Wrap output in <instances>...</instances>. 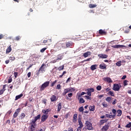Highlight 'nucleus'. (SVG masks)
<instances>
[{"mask_svg":"<svg viewBox=\"0 0 131 131\" xmlns=\"http://www.w3.org/2000/svg\"><path fill=\"white\" fill-rule=\"evenodd\" d=\"M102 106H103V107H104L105 108H106V107H108V104H107V103L105 102H103L102 103Z\"/></svg>","mask_w":131,"mask_h":131,"instance_id":"obj_49","label":"nucleus"},{"mask_svg":"<svg viewBox=\"0 0 131 131\" xmlns=\"http://www.w3.org/2000/svg\"><path fill=\"white\" fill-rule=\"evenodd\" d=\"M106 102H110L111 101V100H112V97H107L106 98Z\"/></svg>","mask_w":131,"mask_h":131,"instance_id":"obj_41","label":"nucleus"},{"mask_svg":"<svg viewBox=\"0 0 131 131\" xmlns=\"http://www.w3.org/2000/svg\"><path fill=\"white\" fill-rule=\"evenodd\" d=\"M20 38H21V37H20V36H17L15 37V40L16 41L20 40Z\"/></svg>","mask_w":131,"mask_h":131,"instance_id":"obj_57","label":"nucleus"},{"mask_svg":"<svg viewBox=\"0 0 131 131\" xmlns=\"http://www.w3.org/2000/svg\"><path fill=\"white\" fill-rule=\"evenodd\" d=\"M99 34H101V35H105L106 34V32H105L104 30L100 29L99 31Z\"/></svg>","mask_w":131,"mask_h":131,"instance_id":"obj_23","label":"nucleus"},{"mask_svg":"<svg viewBox=\"0 0 131 131\" xmlns=\"http://www.w3.org/2000/svg\"><path fill=\"white\" fill-rule=\"evenodd\" d=\"M58 108L57 111L58 112H60L61 111V109H62V105H61V103H59L57 104Z\"/></svg>","mask_w":131,"mask_h":131,"instance_id":"obj_25","label":"nucleus"},{"mask_svg":"<svg viewBox=\"0 0 131 131\" xmlns=\"http://www.w3.org/2000/svg\"><path fill=\"white\" fill-rule=\"evenodd\" d=\"M88 90L91 93H94V92H95V89H94V88H89Z\"/></svg>","mask_w":131,"mask_h":131,"instance_id":"obj_50","label":"nucleus"},{"mask_svg":"<svg viewBox=\"0 0 131 131\" xmlns=\"http://www.w3.org/2000/svg\"><path fill=\"white\" fill-rule=\"evenodd\" d=\"M48 117H49V116H48V115H43L41 116V121L42 122H45V121H46V120H47V119H48Z\"/></svg>","mask_w":131,"mask_h":131,"instance_id":"obj_9","label":"nucleus"},{"mask_svg":"<svg viewBox=\"0 0 131 131\" xmlns=\"http://www.w3.org/2000/svg\"><path fill=\"white\" fill-rule=\"evenodd\" d=\"M84 97L87 99V100H91L92 98L89 96L86 95L84 96Z\"/></svg>","mask_w":131,"mask_h":131,"instance_id":"obj_54","label":"nucleus"},{"mask_svg":"<svg viewBox=\"0 0 131 131\" xmlns=\"http://www.w3.org/2000/svg\"><path fill=\"white\" fill-rule=\"evenodd\" d=\"M81 97V95H80V93L79 94L78 93L76 95V98L78 99V100H79Z\"/></svg>","mask_w":131,"mask_h":131,"instance_id":"obj_53","label":"nucleus"},{"mask_svg":"<svg viewBox=\"0 0 131 131\" xmlns=\"http://www.w3.org/2000/svg\"><path fill=\"white\" fill-rule=\"evenodd\" d=\"M73 95V94H72V93H69V94H68V97H69V98H71V97H72Z\"/></svg>","mask_w":131,"mask_h":131,"instance_id":"obj_60","label":"nucleus"},{"mask_svg":"<svg viewBox=\"0 0 131 131\" xmlns=\"http://www.w3.org/2000/svg\"><path fill=\"white\" fill-rule=\"evenodd\" d=\"M131 127V122H129L128 124H127V125H126L125 127H127L128 128H130Z\"/></svg>","mask_w":131,"mask_h":131,"instance_id":"obj_52","label":"nucleus"},{"mask_svg":"<svg viewBox=\"0 0 131 131\" xmlns=\"http://www.w3.org/2000/svg\"><path fill=\"white\" fill-rule=\"evenodd\" d=\"M77 121V114H75L73 117V122L75 123Z\"/></svg>","mask_w":131,"mask_h":131,"instance_id":"obj_13","label":"nucleus"},{"mask_svg":"<svg viewBox=\"0 0 131 131\" xmlns=\"http://www.w3.org/2000/svg\"><path fill=\"white\" fill-rule=\"evenodd\" d=\"M106 67H107V66H106V64H105V63H103V64L99 65L100 69H106Z\"/></svg>","mask_w":131,"mask_h":131,"instance_id":"obj_20","label":"nucleus"},{"mask_svg":"<svg viewBox=\"0 0 131 131\" xmlns=\"http://www.w3.org/2000/svg\"><path fill=\"white\" fill-rule=\"evenodd\" d=\"M21 112V108L19 107L16 109L15 112L13 114V118H16L18 115H19V113Z\"/></svg>","mask_w":131,"mask_h":131,"instance_id":"obj_5","label":"nucleus"},{"mask_svg":"<svg viewBox=\"0 0 131 131\" xmlns=\"http://www.w3.org/2000/svg\"><path fill=\"white\" fill-rule=\"evenodd\" d=\"M109 127H110L109 123L105 124L104 126L102 127L101 131H107L109 129Z\"/></svg>","mask_w":131,"mask_h":131,"instance_id":"obj_6","label":"nucleus"},{"mask_svg":"<svg viewBox=\"0 0 131 131\" xmlns=\"http://www.w3.org/2000/svg\"><path fill=\"white\" fill-rule=\"evenodd\" d=\"M71 112H69L68 113H67L66 115H65V118L66 119H67L68 118V117H69V116L71 115Z\"/></svg>","mask_w":131,"mask_h":131,"instance_id":"obj_40","label":"nucleus"},{"mask_svg":"<svg viewBox=\"0 0 131 131\" xmlns=\"http://www.w3.org/2000/svg\"><path fill=\"white\" fill-rule=\"evenodd\" d=\"M11 46L10 45L9 47L7 48L6 51V54H9V53H11L12 52V47H11Z\"/></svg>","mask_w":131,"mask_h":131,"instance_id":"obj_14","label":"nucleus"},{"mask_svg":"<svg viewBox=\"0 0 131 131\" xmlns=\"http://www.w3.org/2000/svg\"><path fill=\"white\" fill-rule=\"evenodd\" d=\"M117 113H118L117 116H121L122 115V111L121 110H118L117 111Z\"/></svg>","mask_w":131,"mask_h":131,"instance_id":"obj_27","label":"nucleus"},{"mask_svg":"<svg viewBox=\"0 0 131 131\" xmlns=\"http://www.w3.org/2000/svg\"><path fill=\"white\" fill-rule=\"evenodd\" d=\"M34 119L37 121L38 119H40V114L38 115L37 116L34 117Z\"/></svg>","mask_w":131,"mask_h":131,"instance_id":"obj_34","label":"nucleus"},{"mask_svg":"<svg viewBox=\"0 0 131 131\" xmlns=\"http://www.w3.org/2000/svg\"><path fill=\"white\" fill-rule=\"evenodd\" d=\"M25 116H26L25 114L22 113L19 116V118L20 119H24V118H25Z\"/></svg>","mask_w":131,"mask_h":131,"instance_id":"obj_29","label":"nucleus"},{"mask_svg":"<svg viewBox=\"0 0 131 131\" xmlns=\"http://www.w3.org/2000/svg\"><path fill=\"white\" fill-rule=\"evenodd\" d=\"M117 111H116V110L113 108L112 111V112L113 113L114 115H112V116H114V118H115V116H116V112Z\"/></svg>","mask_w":131,"mask_h":131,"instance_id":"obj_24","label":"nucleus"},{"mask_svg":"<svg viewBox=\"0 0 131 131\" xmlns=\"http://www.w3.org/2000/svg\"><path fill=\"white\" fill-rule=\"evenodd\" d=\"M62 59H63V55H62V54H58L57 55L56 61H58V60H62Z\"/></svg>","mask_w":131,"mask_h":131,"instance_id":"obj_22","label":"nucleus"},{"mask_svg":"<svg viewBox=\"0 0 131 131\" xmlns=\"http://www.w3.org/2000/svg\"><path fill=\"white\" fill-rule=\"evenodd\" d=\"M57 80H55V81H54L52 83H51L50 86L53 87L54 86V85H55L56 84V83H57Z\"/></svg>","mask_w":131,"mask_h":131,"instance_id":"obj_39","label":"nucleus"},{"mask_svg":"<svg viewBox=\"0 0 131 131\" xmlns=\"http://www.w3.org/2000/svg\"><path fill=\"white\" fill-rule=\"evenodd\" d=\"M106 92H110L111 91V88H107V89H105Z\"/></svg>","mask_w":131,"mask_h":131,"instance_id":"obj_62","label":"nucleus"},{"mask_svg":"<svg viewBox=\"0 0 131 131\" xmlns=\"http://www.w3.org/2000/svg\"><path fill=\"white\" fill-rule=\"evenodd\" d=\"M78 121L79 125H80L79 127L82 128V127H83V124H82V122H81V120L80 118H78Z\"/></svg>","mask_w":131,"mask_h":131,"instance_id":"obj_17","label":"nucleus"},{"mask_svg":"<svg viewBox=\"0 0 131 131\" xmlns=\"http://www.w3.org/2000/svg\"><path fill=\"white\" fill-rule=\"evenodd\" d=\"M83 57H84V58H86L87 57H89V56H91V52L88 51V52L84 53L83 54Z\"/></svg>","mask_w":131,"mask_h":131,"instance_id":"obj_18","label":"nucleus"},{"mask_svg":"<svg viewBox=\"0 0 131 131\" xmlns=\"http://www.w3.org/2000/svg\"><path fill=\"white\" fill-rule=\"evenodd\" d=\"M22 97H23V94H20L19 95H17V96L15 97V101H17V100H19V99H20L21 98H22Z\"/></svg>","mask_w":131,"mask_h":131,"instance_id":"obj_21","label":"nucleus"},{"mask_svg":"<svg viewBox=\"0 0 131 131\" xmlns=\"http://www.w3.org/2000/svg\"><path fill=\"white\" fill-rule=\"evenodd\" d=\"M67 48H69V47H72V43L71 42H67L66 43Z\"/></svg>","mask_w":131,"mask_h":131,"instance_id":"obj_32","label":"nucleus"},{"mask_svg":"<svg viewBox=\"0 0 131 131\" xmlns=\"http://www.w3.org/2000/svg\"><path fill=\"white\" fill-rule=\"evenodd\" d=\"M36 122V121L35 120V119L32 120V121L30 122V124H35V123Z\"/></svg>","mask_w":131,"mask_h":131,"instance_id":"obj_47","label":"nucleus"},{"mask_svg":"<svg viewBox=\"0 0 131 131\" xmlns=\"http://www.w3.org/2000/svg\"><path fill=\"white\" fill-rule=\"evenodd\" d=\"M56 89V90H61V85L60 84H57Z\"/></svg>","mask_w":131,"mask_h":131,"instance_id":"obj_51","label":"nucleus"},{"mask_svg":"<svg viewBox=\"0 0 131 131\" xmlns=\"http://www.w3.org/2000/svg\"><path fill=\"white\" fill-rule=\"evenodd\" d=\"M42 113L45 114V115H48V114H49V112H51V110H50L49 109H47L46 110H42Z\"/></svg>","mask_w":131,"mask_h":131,"instance_id":"obj_15","label":"nucleus"},{"mask_svg":"<svg viewBox=\"0 0 131 131\" xmlns=\"http://www.w3.org/2000/svg\"><path fill=\"white\" fill-rule=\"evenodd\" d=\"M88 35V33H86V32H83L81 35H80V36H86Z\"/></svg>","mask_w":131,"mask_h":131,"instance_id":"obj_37","label":"nucleus"},{"mask_svg":"<svg viewBox=\"0 0 131 131\" xmlns=\"http://www.w3.org/2000/svg\"><path fill=\"white\" fill-rule=\"evenodd\" d=\"M117 66H118V67L121 66V61H119L118 62H117V63H116Z\"/></svg>","mask_w":131,"mask_h":131,"instance_id":"obj_48","label":"nucleus"},{"mask_svg":"<svg viewBox=\"0 0 131 131\" xmlns=\"http://www.w3.org/2000/svg\"><path fill=\"white\" fill-rule=\"evenodd\" d=\"M57 70H58L59 71H61V70H64V65H62L61 66L58 68Z\"/></svg>","mask_w":131,"mask_h":131,"instance_id":"obj_36","label":"nucleus"},{"mask_svg":"<svg viewBox=\"0 0 131 131\" xmlns=\"http://www.w3.org/2000/svg\"><path fill=\"white\" fill-rule=\"evenodd\" d=\"M70 91H71V90H70L69 88L64 89V92L62 94V96H65L67 93H69Z\"/></svg>","mask_w":131,"mask_h":131,"instance_id":"obj_12","label":"nucleus"},{"mask_svg":"<svg viewBox=\"0 0 131 131\" xmlns=\"http://www.w3.org/2000/svg\"><path fill=\"white\" fill-rule=\"evenodd\" d=\"M15 59L16 57H15V56H10L9 57V60H10V61H15Z\"/></svg>","mask_w":131,"mask_h":131,"instance_id":"obj_42","label":"nucleus"},{"mask_svg":"<svg viewBox=\"0 0 131 131\" xmlns=\"http://www.w3.org/2000/svg\"><path fill=\"white\" fill-rule=\"evenodd\" d=\"M97 67H98V65L97 64H93L91 66L90 69L92 70V71H94V70H96L97 69Z\"/></svg>","mask_w":131,"mask_h":131,"instance_id":"obj_16","label":"nucleus"},{"mask_svg":"<svg viewBox=\"0 0 131 131\" xmlns=\"http://www.w3.org/2000/svg\"><path fill=\"white\" fill-rule=\"evenodd\" d=\"M79 100V103L80 104H83L85 101H84V99L83 98H80Z\"/></svg>","mask_w":131,"mask_h":131,"instance_id":"obj_30","label":"nucleus"},{"mask_svg":"<svg viewBox=\"0 0 131 131\" xmlns=\"http://www.w3.org/2000/svg\"><path fill=\"white\" fill-rule=\"evenodd\" d=\"M87 92V95H88V96H92V92L90 91V90H86Z\"/></svg>","mask_w":131,"mask_h":131,"instance_id":"obj_55","label":"nucleus"},{"mask_svg":"<svg viewBox=\"0 0 131 131\" xmlns=\"http://www.w3.org/2000/svg\"><path fill=\"white\" fill-rule=\"evenodd\" d=\"M46 50H47V48H43L40 50V52L41 53H43Z\"/></svg>","mask_w":131,"mask_h":131,"instance_id":"obj_56","label":"nucleus"},{"mask_svg":"<svg viewBox=\"0 0 131 131\" xmlns=\"http://www.w3.org/2000/svg\"><path fill=\"white\" fill-rule=\"evenodd\" d=\"M83 110H84V108H83V106H81L79 108V112H83Z\"/></svg>","mask_w":131,"mask_h":131,"instance_id":"obj_44","label":"nucleus"},{"mask_svg":"<svg viewBox=\"0 0 131 131\" xmlns=\"http://www.w3.org/2000/svg\"><path fill=\"white\" fill-rule=\"evenodd\" d=\"M105 80L107 82H112V80L111 79V78H110V77H107L105 78Z\"/></svg>","mask_w":131,"mask_h":131,"instance_id":"obj_38","label":"nucleus"},{"mask_svg":"<svg viewBox=\"0 0 131 131\" xmlns=\"http://www.w3.org/2000/svg\"><path fill=\"white\" fill-rule=\"evenodd\" d=\"M85 124L87 127V129H88V130H93V129H94V128H93V124L89 121H86Z\"/></svg>","mask_w":131,"mask_h":131,"instance_id":"obj_3","label":"nucleus"},{"mask_svg":"<svg viewBox=\"0 0 131 131\" xmlns=\"http://www.w3.org/2000/svg\"><path fill=\"white\" fill-rule=\"evenodd\" d=\"M107 121H108V119H106V120H100V124H101V125H103V124H104V123H105V122H107Z\"/></svg>","mask_w":131,"mask_h":131,"instance_id":"obj_28","label":"nucleus"},{"mask_svg":"<svg viewBox=\"0 0 131 131\" xmlns=\"http://www.w3.org/2000/svg\"><path fill=\"white\" fill-rule=\"evenodd\" d=\"M107 95L108 96H111V97H114V96H115L113 91H109L107 93Z\"/></svg>","mask_w":131,"mask_h":131,"instance_id":"obj_26","label":"nucleus"},{"mask_svg":"<svg viewBox=\"0 0 131 131\" xmlns=\"http://www.w3.org/2000/svg\"><path fill=\"white\" fill-rule=\"evenodd\" d=\"M81 127H78L76 131H81Z\"/></svg>","mask_w":131,"mask_h":131,"instance_id":"obj_64","label":"nucleus"},{"mask_svg":"<svg viewBox=\"0 0 131 131\" xmlns=\"http://www.w3.org/2000/svg\"><path fill=\"white\" fill-rule=\"evenodd\" d=\"M4 90H3L2 89L0 90V95H3V94H4Z\"/></svg>","mask_w":131,"mask_h":131,"instance_id":"obj_63","label":"nucleus"},{"mask_svg":"<svg viewBox=\"0 0 131 131\" xmlns=\"http://www.w3.org/2000/svg\"><path fill=\"white\" fill-rule=\"evenodd\" d=\"M112 47L114 48V49H119L120 48H127V47L124 45H114V46H113Z\"/></svg>","mask_w":131,"mask_h":131,"instance_id":"obj_10","label":"nucleus"},{"mask_svg":"<svg viewBox=\"0 0 131 131\" xmlns=\"http://www.w3.org/2000/svg\"><path fill=\"white\" fill-rule=\"evenodd\" d=\"M96 7H97V5H95V4L89 5V8H90V9H94V8H96Z\"/></svg>","mask_w":131,"mask_h":131,"instance_id":"obj_33","label":"nucleus"},{"mask_svg":"<svg viewBox=\"0 0 131 131\" xmlns=\"http://www.w3.org/2000/svg\"><path fill=\"white\" fill-rule=\"evenodd\" d=\"M127 82H128V81H127V80H125L124 81H123V85L124 86L127 85V84H128L127 83Z\"/></svg>","mask_w":131,"mask_h":131,"instance_id":"obj_45","label":"nucleus"},{"mask_svg":"<svg viewBox=\"0 0 131 131\" xmlns=\"http://www.w3.org/2000/svg\"><path fill=\"white\" fill-rule=\"evenodd\" d=\"M89 110H90V111H92V112L95 111V106H94V105L90 106L89 107Z\"/></svg>","mask_w":131,"mask_h":131,"instance_id":"obj_35","label":"nucleus"},{"mask_svg":"<svg viewBox=\"0 0 131 131\" xmlns=\"http://www.w3.org/2000/svg\"><path fill=\"white\" fill-rule=\"evenodd\" d=\"M96 90L97 91H101V90H102V86L101 85H98L96 87Z\"/></svg>","mask_w":131,"mask_h":131,"instance_id":"obj_46","label":"nucleus"},{"mask_svg":"<svg viewBox=\"0 0 131 131\" xmlns=\"http://www.w3.org/2000/svg\"><path fill=\"white\" fill-rule=\"evenodd\" d=\"M50 100L51 102H56L57 100H58V98H57V97L55 95H52L51 97L50 98Z\"/></svg>","mask_w":131,"mask_h":131,"instance_id":"obj_11","label":"nucleus"},{"mask_svg":"<svg viewBox=\"0 0 131 131\" xmlns=\"http://www.w3.org/2000/svg\"><path fill=\"white\" fill-rule=\"evenodd\" d=\"M113 90V91H115V92H118L119 90H120V87H119V85H118V84H114Z\"/></svg>","mask_w":131,"mask_h":131,"instance_id":"obj_7","label":"nucleus"},{"mask_svg":"<svg viewBox=\"0 0 131 131\" xmlns=\"http://www.w3.org/2000/svg\"><path fill=\"white\" fill-rule=\"evenodd\" d=\"M7 85V84H5V85H3V89H2V90L3 91H4V92H5V91H6V86Z\"/></svg>","mask_w":131,"mask_h":131,"instance_id":"obj_61","label":"nucleus"},{"mask_svg":"<svg viewBox=\"0 0 131 131\" xmlns=\"http://www.w3.org/2000/svg\"><path fill=\"white\" fill-rule=\"evenodd\" d=\"M50 85V81H47L44 82L40 87V91L42 92V91H45L48 86Z\"/></svg>","mask_w":131,"mask_h":131,"instance_id":"obj_2","label":"nucleus"},{"mask_svg":"<svg viewBox=\"0 0 131 131\" xmlns=\"http://www.w3.org/2000/svg\"><path fill=\"white\" fill-rule=\"evenodd\" d=\"M106 117L107 118H114V116H112V115H109V114H105Z\"/></svg>","mask_w":131,"mask_h":131,"instance_id":"obj_31","label":"nucleus"},{"mask_svg":"<svg viewBox=\"0 0 131 131\" xmlns=\"http://www.w3.org/2000/svg\"><path fill=\"white\" fill-rule=\"evenodd\" d=\"M67 73V72L66 71H64L63 72L62 74L59 76L60 78H62L63 77V76Z\"/></svg>","mask_w":131,"mask_h":131,"instance_id":"obj_43","label":"nucleus"},{"mask_svg":"<svg viewBox=\"0 0 131 131\" xmlns=\"http://www.w3.org/2000/svg\"><path fill=\"white\" fill-rule=\"evenodd\" d=\"M36 126V124H31V126H30V129H31V131H34L35 130V127Z\"/></svg>","mask_w":131,"mask_h":131,"instance_id":"obj_19","label":"nucleus"},{"mask_svg":"<svg viewBox=\"0 0 131 131\" xmlns=\"http://www.w3.org/2000/svg\"><path fill=\"white\" fill-rule=\"evenodd\" d=\"M98 57H99V58L101 59H107V58H108V55L99 54L98 55Z\"/></svg>","mask_w":131,"mask_h":131,"instance_id":"obj_8","label":"nucleus"},{"mask_svg":"<svg viewBox=\"0 0 131 131\" xmlns=\"http://www.w3.org/2000/svg\"><path fill=\"white\" fill-rule=\"evenodd\" d=\"M91 60H92V58H88L87 59L84 60V61H85V62H89V61H91Z\"/></svg>","mask_w":131,"mask_h":131,"instance_id":"obj_58","label":"nucleus"},{"mask_svg":"<svg viewBox=\"0 0 131 131\" xmlns=\"http://www.w3.org/2000/svg\"><path fill=\"white\" fill-rule=\"evenodd\" d=\"M14 77L15 78H17V76H18V72H14Z\"/></svg>","mask_w":131,"mask_h":131,"instance_id":"obj_59","label":"nucleus"},{"mask_svg":"<svg viewBox=\"0 0 131 131\" xmlns=\"http://www.w3.org/2000/svg\"><path fill=\"white\" fill-rule=\"evenodd\" d=\"M46 66L47 65L45 63H42L38 70L37 75H38L39 73H45V72H46Z\"/></svg>","mask_w":131,"mask_h":131,"instance_id":"obj_1","label":"nucleus"},{"mask_svg":"<svg viewBox=\"0 0 131 131\" xmlns=\"http://www.w3.org/2000/svg\"><path fill=\"white\" fill-rule=\"evenodd\" d=\"M64 46H65V44L59 41L56 44L55 47L59 51V50H61V48H64Z\"/></svg>","mask_w":131,"mask_h":131,"instance_id":"obj_4","label":"nucleus"}]
</instances>
